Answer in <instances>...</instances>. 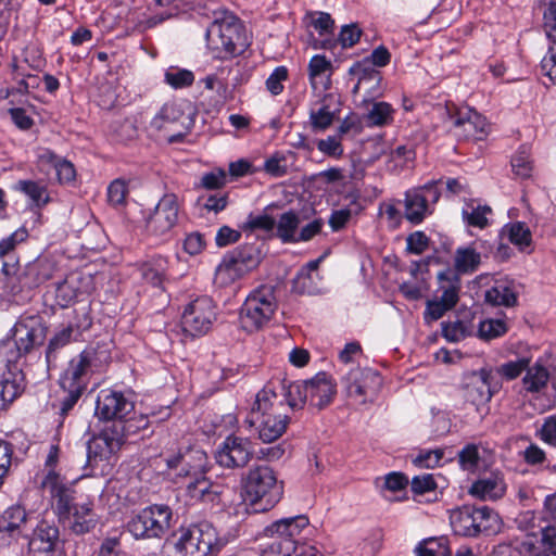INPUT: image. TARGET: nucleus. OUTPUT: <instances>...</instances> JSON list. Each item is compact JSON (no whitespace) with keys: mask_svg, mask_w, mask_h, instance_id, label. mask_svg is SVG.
I'll return each mask as SVG.
<instances>
[{"mask_svg":"<svg viewBox=\"0 0 556 556\" xmlns=\"http://www.w3.org/2000/svg\"><path fill=\"white\" fill-rule=\"evenodd\" d=\"M277 304L274 292L262 288L250 294L240 308L239 320L243 330L255 332L269 323Z\"/></svg>","mask_w":556,"mask_h":556,"instance_id":"12","label":"nucleus"},{"mask_svg":"<svg viewBox=\"0 0 556 556\" xmlns=\"http://www.w3.org/2000/svg\"><path fill=\"white\" fill-rule=\"evenodd\" d=\"M111 427L112 429L116 430L117 437H119L122 445L130 437L140 434V438L144 439L153 433L150 420L146 415L131 417L128 419L123 418L119 421H114L111 425Z\"/></svg>","mask_w":556,"mask_h":556,"instance_id":"29","label":"nucleus"},{"mask_svg":"<svg viewBox=\"0 0 556 556\" xmlns=\"http://www.w3.org/2000/svg\"><path fill=\"white\" fill-rule=\"evenodd\" d=\"M482 260V252L477 251L475 245L458 247L454 253V273L460 275H471L476 273Z\"/></svg>","mask_w":556,"mask_h":556,"instance_id":"31","label":"nucleus"},{"mask_svg":"<svg viewBox=\"0 0 556 556\" xmlns=\"http://www.w3.org/2000/svg\"><path fill=\"white\" fill-rule=\"evenodd\" d=\"M458 464L463 470L473 472L480 462L478 445L473 443L466 444L457 454Z\"/></svg>","mask_w":556,"mask_h":556,"instance_id":"54","label":"nucleus"},{"mask_svg":"<svg viewBox=\"0 0 556 556\" xmlns=\"http://www.w3.org/2000/svg\"><path fill=\"white\" fill-rule=\"evenodd\" d=\"M99 354L98 349L88 346L73 357L60 377V388H78L86 391L91 374L100 365Z\"/></svg>","mask_w":556,"mask_h":556,"instance_id":"14","label":"nucleus"},{"mask_svg":"<svg viewBox=\"0 0 556 556\" xmlns=\"http://www.w3.org/2000/svg\"><path fill=\"white\" fill-rule=\"evenodd\" d=\"M318 274L309 275L299 270L291 282V291L299 295H313L319 292L317 286Z\"/></svg>","mask_w":556,"mask_h":556,"instance_id":"46","label":"nucleus"},{"mask_svg":"<svg viewBox=\"0 0 556 556\" xmlns=\"http://www.w3.org/2000/svg\"><path fill=\"white\" fill-rule=\"evenodd\" d=\"M289 77V71L285 65L277 66L265 81L266 89L273 96L280 94L283 89V83Z\"/></svg>","mask_w":556,"mask_h":556,"instance_id":"55","label":"nucleus"},{"mask_svg":"<svg viewBox=\"0 0 556 556\" xmlns=\"http://www.w3.org/2000/svg\"><path fill=\"white\" fill-rule=\"evenodd\" d=\"M168 471L175 478L189 479L187 492L198 501H213V483L205 477L210 470L206 452L197 444L180 443L176 451L166 452L164 456Z\"/></svg>","mask_w":556,"mask_h":556,"instance_id":"1","label":"nucleus"},{"mask_svg":"<svg viewBox=\"0 0 556 556\" xmlns=\"http://www.w3.org/2000/svg\"><path fill=\"white\" fill-rule=\"evenodd\" d=\"M506 492V483L503 475L500 472H491L490 476L475 481L469 493L480 500L495 501L502 498Z\"/></svg>","mask_w":556,"mask_h":556,"instance_id":"27","label":"nucleus"},{"mask_svg":"<svg viewBox=\"0 0 556 556\" xmlns=\"http://www.w3.org/2000/svg\"><path fill=\"white\" fill-rule=\"evenodd\" d=\"M55 270V261L47 255H40L34 261L28 262L17 274L16 280L18 286L13 285L12 289H16V292L33 290L50 280Z\"/></svg>","mask_w":556,"mask_h":556,"instance_id":"18","label":"nucleus"},{"mask_svg":"<svg viewBox=\"0 0 556 556\" xmlns=\"http://www.w3.org/2000/svg\"><path fill=\"white\" fill-rule=\"evenodd\" d=\"M0 375V410H5L20 397L26 388L23 368L20 365H12Z\"/></svg>","mask_w":556,"mask_h":556,"instance_id":"22","label":"nucleus"},{"mask_svg":"<svg viewBox=\"0 0 556 556\" xmlns=\"http://www.w3.org/2000/svg\"><path fill=\"white\" fill-rule=\"evenodd\" d=\"M264 170L273 177H283L288 174L286 156L280 152H276L265 161Z\"/></svg>","mask_w":556,"mask_h":556,"instance_id":"62","label":"nucleus"},{"mask_svg":"<svg viewBox=\"0 0 556 556\" xmlns=\"http://www.w3.org/2000/svg\"><path fill=\"white\" fill-rule=\"evenodd\" d=\"M61 391L62 394L58 396L55 402L52 404V407L56 410V414L60 417V424L63 422L65 417L71 410H73L79 399L85 393V391H81L78 388H61Z\"/></svg>","mask_w":556,"mask_h":556,"instance_id":"42","label":"nucleus"},{"mask_svg":"<svg viewBox=\"0 0 556 556\" xmlns=\"http://www.w3.org/2000/svg\"><path fill=\"white\" fill-rule=\"evenodd\" d=\"M529 367L528 358H518L516 361H509L504 363L503 365L496 367L494 372L498 375V379L502 381V378L506 380H514L519 377L527 368Z\"/></svg>","mask_w":556,"mask_h":556,"instance_id":"52","label":"nucleus"},{"mask_svg":"<svg viewBox=\"0 0 556 556\" xmlns=\"http://www.w3.org/2000/svg\"><path fill=\"white\" fill-rule=\"evenodd\" d=\"M308 525L305 515L274 521L264 529L271 542L262 551L261 556H324L314 545L300 542L298 538Z\"/></svg>","mask_w":556,"mask_h":556,"instance_id":"4","label":"nucleus"},{"mask_svg":"<svg viewBox=\"0 0 556 556\" xmlns=\"http://www.w3.org/2000/svg\"><path fill=\"white\" fill-rule=\"evenodd\" d=\"M362 34L363 30L355 23L343 25L338 36V42L344 49L352 48L359 41Z\"/></svg>","mask_w":556,"mask_h":556,"instance_id":"60","label":"nucleus"},{"mask_svg":"<svg viewBox=\"0 0 556 556\" xmlns=\"http://www.w3.org/2000/svg\"><path fill=\"white\" fill-rule=\"evenodd\" d=\"M342 138L337 134L336 136H328L326 139H318L316 141L317 149L325 155L333 159H340L343 155Z\"/></svg>","mask_w":556,"mask_h":556,"instance_id":"56","label":"nucleus"},{"mask_svg":"<svg viewBox=\"0 0 556 556\" xmlns=\"http://www.w3.org/2000/svg\"><path fill=\"white\" fill-rule=\"evenodd\" d=\"M128 186L123 179L113 180L108 187V201L113 206L123 205L128 194Z\"/></svg>","mask_w":556,"mask_h":556,"instance_id":"58","label":"nucleus"},{"mask_svg":"<svg viewBox=\"0 0 556 556\" xmlns=\"http://www.w3.org/2000/svg\"><path fill=\"white\" fill-rule=\"evenodd\" d=\"M242 483L245 501L255 511H267L282 498L283 482L277 480L275 471L268 466L251 468Z\"/></svg>","mask_w":556,"mask_h":556,"instance_id":"8","label":"nucleus"},{"mask_svg":"<svg viewBox=\"0 0 556 556\" xmlns=\"http://www.w3.org/2000/svg\"><path fill=\"white\" fill-rule=\"evenodd\" d=\"M96 556H125L119 536H108L102 540Z\"/></svg>","mask_w":556,"mask_h":556,"instance_id":"63","label":"nucleus"},{"mask_svg":"<svg viewBox=\"0 0 556 556\" xmlns=\"http://www.w3.org/2000/svg\"><path fill=\"white\" fill-rule=\"evenodd\" d=\"M394 110L388 102H375L372 108L365 115V121L369 127H383L393 122Z\"/></svg>","mask_w":556,"mask_h":556,"instance_id":"43","label":"nucleus"},{"mask_svg":"<svg viewBox=\"0 0 556 556\" xmlns=\"http://www.w3.org/2000/svg\"><path fill=\"white\" fill-rule=\"evenodd\" d=\"M97 526L92 503H84L72 510V518L64 527H68L72 533L84 535L91 532Z\"/></svg>","mask_w":556,"mask_h":556,"instance_id":"30","label":"nucleus"},{"mask_svg":"<svg viewBox=\"0 0 556 556\" xmlns=\"http://www.w3.org/2000/svg\"><path fill=\"white\" fill-rule=\"evenodd\" d=\"M184 112L175 103H165L153 117L151 126L157 130L165 129L167 125L178 122Z\"/></svg>","mask_w":556,"mask_h":556,"instance_id":"45","label":"nucleus"},{"mask_svg":"<svg viewBox=\"0 0 556 556\" xmlns=\"http://www.w3.org/2000/svg\"><path fill=\"white\" fill-rule=\"evenodd\" d=\"M252 442L248 438L229 434L215 452L216 463L227 469L245 467L253 457Z\"/></svg>","mask_w":556,"mask_h":556,"instance_id":"16","label":"nucleus"},{"mask_svg":"<svg viewBox=\"0 0 556 556\" xmlns=\"http://www.w3.org/2000/svg\"><path fill=\"white\" fill-rule=\"evenodd\" d=\"M334 119V113L330 110V106L323 104L318 110H311L309 121L314 131L326 130L330 127Z\"/></svg>","mask_w":556,"mask_h":556,"instance_id":"53","label":"nucleus"},{"mask_svg":"<svg viewBox=\"0 0 556 556\" xmlns=\"http://www.w3.org/2000/svg\"><path fill=\"white\" fill-rule=\"evenodd\" d=\"M216 306L208 296H200L191 301L184 309L181 327L192 338L205 334L216 320Z\"/></svg>","mask_w":556,"mask_h":556,"instance_id":"15","label":"nucleus"},{"mask_svg":"<svg viewBox=\"0 0 556 556\" xmlns=\"http://www.w3.org/2000/svg\"><path fill=\"white\" fill-rule=\"evenodd\" d=\"M14 190L24 193L30 201L31 210L39 214V211L45 207L50 201V195L47 186L35 180H18Z\"/></svg>","mask_w":556,"mask_h":556,"instance_id":"34","label":"nucleus"},{"mask_svg":"<svg viewBox=\"0 0 556 556\" xmlns=\"http://www.w3.org/2000/svg\"><path fill=\"white\" fill-rule=\"evenodd\" d=\"M73 319L65 325L73 329V333L79 339L81 334L89 330L93 324L89 306H83L73 311Z\"/></svg>","mask_w":556,"mask_h":556,"instance_id":"50","label":"nucleus"},{"mask_svg":"<svg viewBox=\"0 0 556 556\" xmlns=\"http://www.w3.org/2000/svg\"><path fill=\"white\" fill-rule=\"evenodd\" d=\"M438 280L440 290L442 291L439 300L453 308L459 300V291L462 288L460 277L457 273L447 268L438 274Z\"/></svg>","mask_w":556,"mask_h":556,"instance_id":"35","label":"nucleus"},{"mask_svg":"<svg viewBox=\"0 0 556 556\" xmlns=\"http://www.w3.org/2000/svg\"><path fill=\"white\" fill-rule=\"evenodd\" d=\"M167 268H168L167 258L159 255V256H154L150 261L143 263L139 267V271L144 281L152 285L153 287H161L164 281V277L167 271Z\"/></svg>","mask_w":556,"mask_h":556,"instance_id":"40","label":"nucleus"},{"mask_svg":"<svg viewBox=\"0 0 556 556\" xmlns=\"http://www.w3.org/2000/svg\"><path fill=\"white\" fill-rule=\"evenodd\" d=\"M501 235L506 236L509 242L518 247L520 251H525L532 242L531 231L522 222L507 224Z\"/></svg>","mask_w":556,"mask_h":556,"instance_id":"41","label":"nucleus"},{"mask_svg":"<svg viewBox=\"0 0 556 556\" xmlns=\"http://www.w3.org/2000/svg\"><path fill=\"white\" fill-rule=\"evenodd\" d=\"M349 74L353 76H357L358 84L355 86L354 90L358 88V85L365 81L374 80L379 84L382 79L381 74L377 71L374 65H370L367 60L363 59L362 61L355 62L349 70Z\"/></svg>","mask_w":556,"mask_h":556,"instance_id":"49","label":"nucleus"},{"mask_svg":"<svg viewBox=\"0 0 556 556\" xmlns=\"http://www.w3.org/2000/svg\"><path fill=\"white\" fill-rule=\"evenodd\" d=\"M207 48L214 56L229 60L239 56L250 47V37L240 18L227 9L213 11L212 22L205 33Z\"/></svg>","mask_w":556,"mask_h":556,"instance_id":"3","label":"nucleus"},{"mask_svg":"<svg viewBox=\"0 0 556 556\" xmlns=\"http://www.w3.org/2000/svg\"><path fill=\"white\" fill-rule=\"evenodd\" d=\"M283 390L286 401L292 410L302 409L305 404L320 410L332 403L337 384L330 375L319 371L309 380L283 386Z\"/></svg>","mask_w":556,"mask_h":556,"instance_id":"6","label":"nucleus"},{"mask_svg":"<svg viewBox=\"0 0 556 556\" xmlns=\"http://www.w3.org/2000/svg\"><path fill=\"white\" fill-rule=\"evenodd\" d=\"M173 509L166 504H152L128 518L125 529L135 540L162 539L172 529Z\"/></svg>","mask_w":556,"mask_h":556,"instance_id":"9","label":"nucleus"},{"mask_svg":"<svg viewBox=\"0 0 556 556\" xmlns=\"http://www.w3.org/2000/svg\"><path fill=\"white\" fill-rule=\"evenodd\" d=\"M300 222L299 214L293 210L285 212L276 223V232L273 237L280 239L282 243H296V231Z\"/></svg>","mask_w":556,"mask_h":556,"instance_id":"39","label":"nucleus"},{"mask_svg":"<svg viewBox=\"0 0 556 556\" xmlns=\"http://www.w3.org/2000/svg\"><path fill=\"white\" fill-rule=\"evenodd\" d=\"M446 119L452 124V131L459 140L481 141L490 132L486 118L475 109L458 106L453 102L445 104Z\"/></svg>","mask_w":556,"mask_h":556,"instance_id":"11","label":"nucleus"},{"mask_svg":"<svg viewBox=\"0 0 556 556\" xmlns=\"http://www.w3.org/2000/svg\"><path fill=\"white\" fill-rule=\"evenodd\" d=\"M12 346L7 352L8 365L28 367L42 359L41 348L49 332L47 319L38 313H24L15 321Z\"/></svg>","mask_w":556,"mask_h":556,"instance_id":"2","label":"nucleus"},{"mask_svg":"<svg viewBox=\"0 0 556 556\" xmlns=\"http://www.w3.org/2000/svg\"><path fill=\"white\" fill-rule=\"evenodd\" d=\"M166 544H173L175 553L178 556H201L200 547L191 526L180 527L179 535L173 534L172 539L166 540Z\"/></svg>","mask_w":556,"mask_h":556,"instance_id":"38","label":"nucleus"},{"mask_svg":"<svg viewBox=\"0 0 556 556\" xmlns=\"http://www.w3.org/2000/svg\"><path fill=\"white\" fill-rule=\"evenodd\" d=\"M507 332V326L502 319H485L479 323L478 337L484 341L500 338Z\"/></svg>","mask_w":556,"mask_h":556,"instance_id":"51","label":"nucleus"},{"mask_svg":"<svg viewBox=\"0 0 556 556\" xmlns=\"http://www.w3.org/2000/svg\"><path fill=\"white\" fill-rule=\"evenodd\" d=\"M164 81L174 89H182L193 84L194 74L189 70L172 66L166 70Z\"/></svg>","mask_w":556,"mask_h":556,"instance_id":"48","label":"nucleus"},{"mask_svg":"<svg viewBox=\"0 0 556 556\" xmlns=\"http://www.w3.org/2000/svg\"><path fill=\"white\" fill-rule=\"evenodd\" d=\"M430 238L424 231H414L406 237V252L420 255L430 248Z\"/></svg>","mask_w":556,"mask_h":556,"instance_id":"57","label":"nucleus"},{"mask_svg":"<svg viewBox=\"0 0 556 556\" xmlns=\"http://www.w3.org/2000/svg\"><path fill=\"white\" fill-rule=\"evenodd\" d=\"M275 226L276 220L273 216L268 214L254 215L253 213H250L247 220L240 225V229L247 233L252 232L255 229H261L270 233V237H273Z\"/></svg>","mask_w":556,"mask_h":556,"instance_id":"47","label":"nucleus"},{"mask_svg":"<svg viewBox=\"0 0 556 556\" xmlns=\"http://www.w3.org/2000/svg\"><path fill=\"white\" fill-rule=\"evenodd\" d=\"M77 298V289L67 280H63L56 285L55 302L62 308L68 307Z\"/></svg>","mask_w":556,"mask_h":556,"instance_id":"61","label":"nucleus"},{"mask_svg":"<svg viewBox=\"0 0 556 556\" xmlns=\"http://www.w3.org/2000/svg\"><path fill=\"white\" fill-rule=\"evenodd\" d=\"M60 530L48 520H41L28 538L29 551L39 556H56L61 548Z\"/></svg>","mask_w":556,"mask_h":556,"instance_id":"21","label":"nucleus"},{"mask_svg":"<svg viewBox=\"0 0 556 556\" xmlns=\"http://www.w3.org/2000/svg\"><path fill=\"white\" fill-rule=\"evenodd\" d=\"M38 161L43 166L55 170L56 179L61 185H73L76 180V169L72 162L58 155L50 149H42L38 154Z\"/></svg>","mask_w":556,"mask_h":556,"instance_id":"26","label":"nucleus"},{"mask_svg":"<svg viewBox=\"0 0 556 556\" xmlns=\"http://www.w3.org/2000/svg\"><path fill=\"white\" fill-rule=\"evenodd\" d=\"M475 505H463L453 510L450 516L452 529L456 535L466 538H476V528L473 527L472 514Z\"/></svg>","mask_w":556,"mask_h":556,"instance_id":"36","label":"nucleus"},{"mask_svg":"<svg viewBox=\"0 0 556 556\" xmlns=\"http://www.w3.org/2000/svg\"><path fill=\"white\" fill-rule=\"evenodd\" d=\"M178 198L175 193H165L157 202L153 213L147 219V228L154 236L167 235L178 222Z\"/></svg>","mask_w":556,"mask_h":556,"instance_id":"17","label":"nucleus"},{"mask_svg":"<svg viewBox=\"0 0 556 556\" xmlns=\"http://www.w3.org/2000/svg\"><path fill=\"white\" fill-rule=\"evenodd\" d=\"M501 389L502 381L491 367H482L465 377V400L476 406L477 410L479 406L488 404Z\"/></svg>","mask_w":556,"mask_h":556,"instance_id":"13","label":"nucleus"},{"mask_svg":"<svg viewBox=\"0 0 556 556\" xmlns=\"http://www.w3.org/2000/svg\"><path fill=\"white\" fill-rule=\"evenodd\" d=\"M476 538L480 534L491 535L500 530V516L492 508L482 505L475 506L472 514Z\"/></svg>","mask_w":556,"mask_h":556,"instance_id":"37","label":"nucleus"},{"mask_svg":"<svg viewBox=\"0 0 556 556\" xmlns=\"http://www.w3.org/2000/svg\"><path fill=\"white\" fill-rule=\"evenodd\" d=\"M527 374L522 378V383L528 392H539L548 381L549 374L543 365L535 364L533 367L527 368Z\"/></svg>","mask_w":556,"mask_h":556,"instance_id":"44","label":"nucleus"},{"mask_svg":"<svg viewBox=\"0 0 556 556\" xmlns=\"http://www.w3.org/2000/svg\"><path fill=\"white\" fill-rule=\"evenodd\" d=\"M27 511L22 505L15 504L8 507L0 515V534L7 533L16 539L22 533V527L27 522Z\"/></svg>","mask_w":556,"mask_h":556,"instance_id":"32","label":"nucleus"},{"mask_svg":"<svg viewBox=\"0 0 556 556\" xmlns=\"http://www.w3.org/2000/svg\"><path fill=\"white\" fill-rule=\"evenodd\" d=\"M442 333L451 342H458L470 334L468 326L463 320L442 323Z\"/></svg>","mask_w":556,"mask_h":556,"instance_id":"59","label":"nucleus"},{"mask_svg":"<svg viewBox=\"0 0 556 556\" xmlns=\"http://www.w3.org/2000/svg\"><path fill=\"white\" fill-rule=\"evenodd\" d=\"M276 399L277 394L267 387L258 391L244 420L249 428L257 430L258 438L264 443L278 440L286 432L290 422L288 415L277 412L274 403Z\"/></svg>","mask_w":556,"mask_h":556,"instance_id":"5","label":"nucleus"},{"mask_svg":"<svg viewBox=\"0 0 556 556\" xmlns=\"http://www.w3.org/2000/svg\"><path fill=\"white\" fill-rule=\"evenodd\" d=\"M77 340L79 339L73 333V329L65 324H61L60 327L53 331L45 349V364L47 369L55 368L60 351L72 341Z\"/></svg>","mask_w":556,"mask_h":556,"instance_id":"28","label":"nucleus"},{"mask_svg":"<svg viewBox=\"0 0 556 556\" xmlns=\"http://www.w3.org/2000/svg\"><path fill=\"white\" fill-rule=\"evenodd\" d=\"M538 437L546 444L556 447V416H548L538 431Z\"/></svg>","mask_w":556,"mask_h":556,"instance_id":"64","label":"nucleus"},{"mask_svg":"<svg viewBox=\"0 0 556 556\" xmlns=\"http://www.w3.org/2000/svg\"><path fill=\"white\" fill-rule=\"evenodd\" d=\"M134 403L122 392L102 390L96 402V415L101 420L119 421L134 409Z\"/></svg>","mask_w":556,"mask_h":556,"instance_id":"19","label":"nucleus"},{"mask_svg":"<svg viewBox=\"0 0 556 556\" xmlns=\"http://www.w3.org/2000/svg\"><path fill=\"white\" fill-rule=\"evenodd\" d=\"M76 491L71 485L54 481L51 484L52 507L59 522L66 525L72 518V510L78 506L75 503Z\"/></svg>","mask_w":556,"mask_h":556,"instance_id":"24","label":"nucleus"},{"mask_svg":"<svg viewBox=\"0 0 556 556\" xmlns=\"http://www.w3.org/2000/svg\"><path fill=\"white\" fill-rule=\"evenodd\" d=\"M547 37L554 42L541 61V72L556 85V0H549L543 15Z\"/></svg>","mask_w":556,"mask_h":556,"instance_id":"23","label":"nucleus"},{"mask_svg":"<svg viewBox=\"0 0 556 556\" xmlns=\"http://www.w3.org/2000/svg\"><path fill=\"white\" fill-rule=\"evenodd\" d=\"M484 300L492 306H514L517 303V294L514 291L513 281L495 280L494 285L485 291Z\"/></svg>","mask_w":556,"mask_h":556,"instance_id":"33","label":"nucleus"},{"mask_svg":"<svg viewBox=\"0 0 556 556\" xmlns=\"http://www.w3.org/2000/svg\"><path fill=\"white\" fill-rule=\"evenodd\" d=\"M122 443L115 429L104 427L98 434H93L87 442V459L84 466V476L105 477L111 475L115 454L121 450Z\"/></svg>","mask_w":556,"mask_h":556,"instance_id":"10","label":"nucleus"},{"mask_svg":"<svg viewBox=\"0 0 556 556\" xmlns=\"http://www.w3.org/2000/svg\"><path fill=\"white\" fill-rule=\"evenodd\" d=\"M198 544L201 556H215L227 544V539L220 538L217 530L210 522L190 525Z\"/></svg>","mask_w":556,"mask_h":556,"instance_id":"25","label":"nucleus"},{"mask_svg":"<svg viewBox=\"0 0 556 556\" xmlns=\"http://www.w3.org/2000/svg\"><path fill=\"white\" fill-rule=\"evenodd\" d=\"M265 255V242L252 233H247L243 244L223 256L216 268V278L224 285L232 283L257 268Z\"/></svg>","mask_w":556,"mask_h":556,"instance_id":"7","label":"nucleus"},{"mask_svg":"<svg viewBox=\"0 0 556 556\" xmlns=\"http://www.w3.org/2000/svg\"><path fill=\"white\" fill-rule=\"evenodd\" d=\"M429 197H431L433 201H438L440 197L439 191L431 184L405 192L404 216L410 224L419 225L427 215L431 214L428 206Z\"/></svg>","mask_w":556,"mask_h":556,"instance_id":"20","label":"nucleus"}]
</instances>
